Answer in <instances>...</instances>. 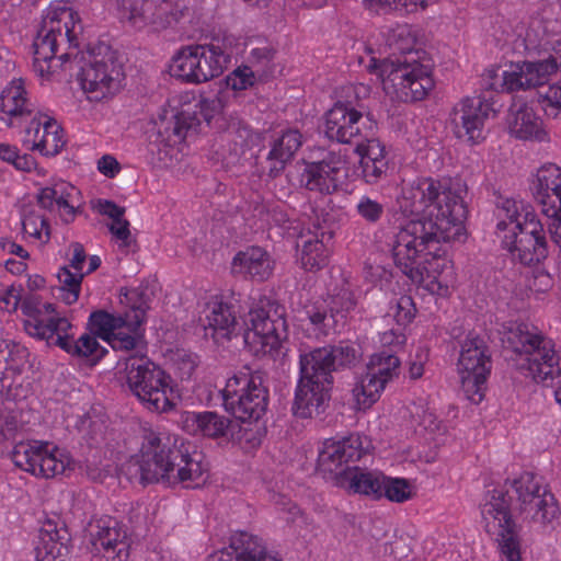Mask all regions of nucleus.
Segmentation results:
<instances>
[{
	"label": "nucleus",
	"mask_w": 561,
	"mask_h": 561,
	"mask_svg": "<svg viewBox=\"0 0 561 561\" xmlns=\"http://www.w3.org/2000/svg\"><path fill=\"white\" fill-rule=\"evenodd\" d=\"M400 207L411 219L393 237L391 247L404 267L437 240H459L463 234L468 214L463 199L451 190L440 192L431 179L413 182L403 192Z\"/></svg>",
	"instance_id": "obj_1"
},
{
	"label": "nucleus",
	"mask_w": 561,
	"mask_h": 561,
	"mask_svg": "<svg viewBox=\"0 0 561 561\" xmlns=\"http://www.w3.org/2000/svg\"><path fill=\"white\" fill-rule=\"evenodd\" d=\"M511 508L518 510L526 518L542 525L557 520L561 510L554 494L542 486L540 480L530 472H524L514 479L511 489L492 491L490 501L482 508L486 531L496 534L504 561H522Z\"/></svg>",
	"instance_id": "obj_2"
},
{
	"label": "nucleus",
	"mask_w": 561,
	"mask_h": 561,
	"mask_svg": "<svg viewBox=\"0 0 561 561\" xmlns=\"http://www.w3.org/2000/svg\"><path fill=\"white\" fill-rule=\"evenodd\" d=\"M183 438L163 432L148 431L144 435L139 454L122 467V472L131 482L142 486L152 483H185L187 488H199L208 479L202 453L193 450Z\"/></svg>",
	"instance_id": "obj_3"
},
{
	"label": "nucleus",
	"mask_w": 561,
	"mask_h": 561,
	"mask_svg": "<svg viewBox=\"0 0 561 561\" xmlns=\"http://www.w3.org/2000/svg\"><path fill=\"white\" fill-rule=\"evenodd\" d=\"M145 313L141 306H134L124 316H114L102 309L95 310L87 323L89 333L82 334L78 340L68 333L72 324L66 317H57L47 322L32 321L27 324L26 332L33 337L46 341L49 346L60 347L73 357L85 358L89 366L93 367L107 354V350L101 346L96 339L106 342L114 331L140 328Z\"/></svg>",
	"instance_id": "obj_4"
},
{
	"label": "nucleus",
	"mask_w": 561,
	"mask_h": 561,
	"mask_svg": "<svg viewBox=\"0 0 561 561\" xmlns=\"http://www.w3.org/2000/svg\"><path fill=\"white\" fill-rule=\"evenodd\" d=\"M360 359L359 350L345 342L300 354V376L291 407L294 415L308 419L323 413L331 400L333 374L354 368Z\"/></svg>",
	"instance_id": "obj_5"
},
{
	"label": "nucleus",
	"mask_w": 561,
	"mask_h": 561,
	"mask_svg": "<svg viewBox=\"0 0 561 561\" xmlns=\"http://www.w3.org/2000/svg\"><path fill=\"white\" fill-rule=\"evenodd\" d=\"M414 45L415 37L402 30L390 43L392 54L383 59L371 58L368 65V70L380 78L385 92L404 103L423 100L434 88L432 60Z\"/></svg>",
	"instance_id": "obj_6"
},
{
	"label": "nucleus",
	"mask_w": 561,
	"mask_h": 561,
	"mask_svg": "<svg viewBox=\"0 0 561 561\" xmlns=\"http://www.w3.org/2000/svg\"><path fill=\"white\" fill-rule=\"evenodd\" d=\"M500 334L504 350L520 356L517 369L525 376L547 386L561 376V356L536 327L524 322H507L502 325Z\"/></svg>",
	"instance_id": "obj_7"
},
{
	"label": "nucleus",
	"mask_w": 561,
	"mask_h": 561,
	"mask_svg": "<svg viewBox=\"0 0 561 561\" xmlns=\"http://www.w3.org/2000/svg\"><path fill=\"white\" fill-rule=\"evenodd\" d=\"M77 24H80L78 12L60 2L50 4L43 24L33 43L34 69L41 76L55 71L70 60V53L57 55L60 45L77 47ZM79 25V30H81Z\"/></svg>",
	"instance_id": "obj_8"
},
{
	"label": "nucleus",
	"mask_w": 561,
	"mask_h": 561,
	"mask_svg": "<svg viewBox=\"0 0 561 561\" xmlns=\"http://www.w3.org/2000/svg\"><path fill=\"white\" fill-rule=\"evenodd\" d=\"M243 333L244 345L255 356L268 355L277 359L286 355L288 339L285 308L267 297L260 298L250 309Z\"/></svg>",
	"instance_id": "obj_9"
},
{
	"label": "nucleus",
	"mask_w": 561,
	"mask_h": 561,
	"mask_svg": "<svg viewBox=\"0 0 561 561\" xmlns=\"http://www.w3.org/2000/svg\"><path fill=\"white\" fill-rule=\"evenodd\" d=\"M231 56V45L225 39L184 46L172 58L171 75L187 83H203L220 76Z\"/></svg>",
	"instance_id": "obj_10"
},
{
	"label": "nucleus",
	"mask_w": 561,
	"mask_h": 561,
	"mask_svg": "<svg viewBox=\"0 0 561 561\" xmlns=\"http://www.w3.org/2000/svg\"><path fill=\"white\" fill-rule=\"evenodd\" d=\"M130 391L150 411L165 412L173 408L171 377L146 357H130L125 364Z\"/></svg>",
	"instance_id": "obj_11"
},
{
	"label": "nucleus",
	"mask_w": 561,
	"mask_h": 561,
	"mask_svg": "<svg viewBox=\"0 0 561 561\" xmlns=\"http://www.w3.org/2000/svg\"><path fill=\"white\" fill-rule=\"evenodd\" d=\"M497 77V70H488L483 85L486 91L480 95L467 96L458 102L450 113V124L455 136L470 144L483 139L484 121L489 114L496 113L493 90L495 83L491 82Z\"/></svg>",
	"instance_id": "obj_12"
},
{
	"label": "nucleus",
	"mask_w": 561,
	"mask_h": 561,
	"mask_svg": "<svg viewBox=\"0 0 561 561\" xmlns=\"http://www.w3.org/2000/svg\"><path fill=\"white\" fill-rule=\"evenodd\" d=\"M491 368V354L485 341L478 335L468 336L461 344L458 371L461 390L470 402L479 404L483 400Z\"/></svg>",
	"instance_id": "obj_13"
},
{
	"label": "nucleus",
	"mask_w": 561,
	"mask_h": 561,
	"mask_svg": "<svg viewBox=\"0 0 561 561\" xmlns=\"http://www.w3.org/2000/svg\"><path fill=\"white\" fill-rule=\"evenodd\" d=\"M124 78L123 66L116 51L108 46L99 47L98 54H90L87 64L80 67L78 80L81 88L96 100L118 90Z\"/></svg>",
	"instance_id": "obj_14"
},
{
	"label": "nucleus",
	"mask_w": 561,
	"mask_h": 561,
	"mask_svg": "<svg viewBox=\"0 0 561 561\" xmlns=\"http://www.w3.org/2000/svg\"><path fill=\"white\" fill-rule=\"evenodd\" d=\"M363 454L362 440L358 435H350L341 440H327L318 456L317 471L324 479L342 486Z\"/></svg>",
	"instance_id": "obj_15"
},
{
	"label": "nucleus",
	"mask_w": 561,
	"mask_h": 561,
	"mask_svg": "<svg viewBox=\"0 0 561 561\" xmlns=\"http://www.w3.org/2000/svg\"><path fill=\"white\" fill-rule=\"evenodd\" d=\"M502 247L523 265L538 264L548 256L547 240L539 220L516 222L502 237Z\"/></svg>",
	"instance_id": "obj_16"
},
{
	"label": "nucleus",
	"mask_w": 561,
	"mask_h": 561,
	"mask_svg": "<svg viewBox=\"0 0 561 561\" xmlns=\"http://www.w3.org/2000/svg\"><path fill=\"white\" fill-rule=\"evenodd\" d=\"M90 551L95 561H127L130 539L127 530L113 517L104 516L90 524Z\"/></svg>",
	"instance_id": "obj_17"
},
{
	"label": "nucleus",
	"mask_w": 561,
	"mask_h": 561,
	"mask_svg": "<svg viewBox=\"0 0 561 561\" xmlns=\"http://www.w3.org/2000/svg\"><path fill=\"white\" fill-rule=\"evenodd\" d=\"M451 240H437L433 245L427 249H422V252L415 253L414 257L407 262V267L401 264L397 257L396 249L391 247L392 256L396 266L408 276L413 283H422L424 277H433L432 283H436L438 288H442V284L437 280V276L440 275L446 268L449 267L450 261L445 257V251L442 250L440 243H447Z\"/></svg>",
	"instance_id": "obj_18"
},
{
	"label": "nucleus",
	"mask_w": 561,
	"mask_h": 561,
	"mask_svg": "<svg viewBox=\"0 0 561 561\" xmlns=\"http://www.w3.org/2000/svg\"><path fill=\"white\" fill-rule=\"evenodd\" d=\"M265 135L245 126L232 125L225 135L221 159L226 167L243 164L255 158L263 147Z\"/></svg>",
	"instance_id": "obj_19"
},
{
	"label": "nucleus",
	"mask_w": 561,
	"mask_h": 561,
	"mask_svg": "<svg viewBox=\"0 0 561 561\" xmlns=\"http://www.w3.org/2000/svg\"><path fill=\"white\" fill-rule=\"evenodd\" d=\"M268 389L264 386V374L256 370L254 380L239 398H232L227 404V412L241 422L259 421L267 410Z\"/></svg>",
	"instance_id": "obj_20"
},
{
	"label": "nucleus",
	"mask_w": 561,
	"mask_h": 561,
	"mask_svg": "<svg viewBox=\"0 0 561 561\" xmlns=\"http://www.w3.org/2000/svg\"><path fill=\"white\" fill-rule=\"evenodd\" d=\"M558 71H561V67L556 57L535 62L525 61L517 64L515 70L503 71L501 87L508 91L536 88L547 83L549 76Z\"/></svg>",
	"instance_id": "obj_21"
},
{
	"label": "nucleus",
	"mask_w": 561,
	"mask_h": 561,
	"mask_svg": "<svg viewBox=\"0 0 561 561\" xmlns=\"http://www.w3.org/2000/svg\"><path fill=\"white\" fill-rule=\"evenodd\" d=\"M207 561H280L271 554L256 536L238 531L230 538L229 548L214 552Z\"/></svg>",
	"instance_id": "obj_22"
},
{
	"label": "nucleus",
	"mask_w": 561,
	"mask_h": 561,
	"mask_svg": "<svg viewBox=\"0 0 561 561\" xmlns=\"http://www.w3.org/2000/svg\"><path fill=\"white\" fill-rule=\"evenodd\" d=\"M363 114L346 104L337 102L325 113L323 133L330 140L351 144L360 134Z\"/></svg>",
	"instance_id": "obj_23"
},
{
	"label": "nucleus",
	"mask_w": 561,
	"mask_h": 561,
	"mask_svg": "<svg viewBox=\"0 0 561 561\" xmlns=\"http://www.w3.org/2000/svg\"><path fill=\"white\" fill-rule=\"evenodd\" d=\"M30 367V352L24 345L0 339V392L10 390Z\"/></svg>",
	"instance_id": "obj_24"
},
{
	"label": "nucleus",
	"mask_w": 561,
	"mask_h": 561,
	"mask_svg": "<svg viewBox=\"0 0 561 561\" xmlns=\"http://www.w3.org/2000/svg\"><path fill=\"white\" fill-rule=\"evenodd\" d=\"M71 536L66 527L58 528L47 522L39 530L34 548L36 561H67L70 553Z\"/></svg>",
	"instance_id": "obj_25"
},
{
	"label": "nucleus",
	"mask_w": 561,
	"mask_h": 561,
	"mask_svg": "<svg viewBox=\"0 0 561 561\" xmlns=\"http://www.w3.org/2000/svg\"><path fill=\"white\" fill-rule=\"evenodd\" d=\"M507 125L511 135L523 140H548L542 121L526 103H514L508 111Z\"/></svg>",
	"instance_id": "obj_26"
},
{
	"label": "nucleus",
	"mask_w": 561,
	"mask_h": 561,
	"mask_svg": "<svg viewBox=\"0 0 561 561\" xmlns=\"http://www.w3.org/2000/svg\"><path fill=\"white\" fill-rule=\"evenodd\" d=\"M328 310L320 307H312L307 310V316L310 322L324 335L334 332L341 320L344 319L345 312L355 307V300L352 294L347 290L331 298Z\"/></svg>",
	"instance_id": "obj_27"
},
{
	"label": "nucleus",
	"mask_w": 561,
	"mask_h": 561,
	"mask_svg": "<svg viewBox=\"0 0 561 561\" xmlns=\"http://www.w3.org/2000/svg\"><path fill=\"white\" fill-rule=\"evenodd\" d=\"M231 271L233 274L263 282L272 274L273 265L264 249L251 247L233 257Z\"/></svg>",
	"instance_id": "obj_28"
},
{
	"label": "nucleus",
	"mask_w": 561,
	"mask_h": 561,
	"mask_svg": "<svg viewBox=\"0 0 561 561\" xmlns=\"http://www.w3.org/2000/svg\"><path fill=\"white\" fill-rule=\"evenodd\" d=\"M26 91L23 79H14L0 94V119L12 126L13 119L33 113V106L25 98Z\"/></svg>",
	"instance_id": "obj_29"
},
{
	"label": "nucleus",
	"mask_w": 561,
	"mask_h": 561,
	"mask_svg": "<svg viewBox=\"0 0 561 561\" xmlns=\"http://www.w3.org/2000/svg\"><path fill=\"white\" fill-rule=\"evenodd\" d=\"M302 145V135L298 129H287L283 131L280 137L276 138L266 157L268 167V176L276 178L285 169L286 164L291 161L295 153Z\"/></svg>",
	"instance_id": "obj_30"
},
{
	"label": "nucleus",
	"mask_w": 561,
	"mask_h": 561,
	"mask_svg": "<svg viewBox=\"0 0 561 561\" xmlns=\"http://www.w3.org/2000/svg\"><path fill=\"white\" fill-rule=\"evenodd\" d=\"M205 336L216 344H224L232 339L237 320L232 307L226 302H215L203 323Z\"/></svg>",
	"instance_id": "obj_31"
},
{
	"label": "nucleus",
	"mask_w": 561,
	"mask_h": 561,
	"mask_svg": "<svg viewBox=\"0 0 561 561\" xmlns=\"http://www.w3.org/2000/svg\"><path fill=\"white\" fill-rule=\"evenodd\" d=\"M75 187L66 182H59L51 186H46L37 194L38 205L49 211L58 210L65 222H70L77 213L75 206L69 202Z\"/></svg>",
	"instance_id": "obj_32"
},
{
	"label": "nucleus",
	"mask_w": 561,
	"mask_h": 561,
	"mask_svg": "<svg viewBox=\"0 0 561 561\" xmlns=\"http://www.w3.org/2000/svg\"><path fill=\"white\" fill-rule=\"evenodd\" d=\"M346 178L347 170L335 171L312 167H307L302 174L305 186L309 191H317L327 195L336 192Z\"/></svg>",
	"instance_id": "obj_33"
},
{
	"label": "nucleus",
	"mask_w": 561,
	"mask_h": 561,
	"mask_svg": "<svg viewBox=\"0 0 561 561\" xmlns=\"http://www.w3.org/2000/svg\"><path fill=\"white\" fill-rule=\"evenodd\" d=\"M383 478L385 474L381 472L365 471L356 466L341 488L378 500L381 499Z\"/></svg>",
	"instance_id": "obj_34"
},
{
	"label": "nucleus",
	"mask_w": 561,
	"mask_h": 561,
	"mask_svg": "<svg viewBox=\"0 0 561 561\" xmlns=\"http://www.w3.org/2000/svg\"><path fill=\"white\" fill-rule=\"evenodd\" d=\"M69 457L58 448L44 447L42 455L35 466L32 474L42 478H54L58 474H65L67 470H73Z\"/></svg>",
	"instance_id": "obj_35"
},
{
	"label": "nucleus",
	"mask_w": 561,
	"mask_h": 561,
	"mask_svg": "<svg viewBox=\"0 0 561 561\" xmlns=\"http://www.w3.org/2000/svg\"><path fill=\"white\" fill-rule=\"evenodd\" d=\"M536 201L542 206V214L552 219L549 224V232L554 243L561 249V183L550 185L547 196Z\"/></svg>",
	"instance_id": "obj_36"
},
{
	"label": "nucleus",
	"mask_w": 561,
	"mask_h": 561,
	"mask_svg": "<svg viewBox=\"0 0 561 561\" xmlns=\"http://www.w3.org/2000/svg\"><path fill=\"white\" fill-rule=\"evenodd\" d=\"M44 447H49V443L42 440H20L15 443L11 451V459L16 467L32 473L35 470V466L38 463Z\"/></svg>",
	"instance_id": "obj_37"
},
{
	"label": "nucleus",
	"mask_w": 561,
	"mask_h": 561,
	"mask_svg": "<svg viewBox=\"0 0 561 561\" xmlns=\"http://www.w3.org/2000/svg\"><path fill=\"white\" fill-rule=\"evenodd\" d=\"M324 232L314 233L301 244L300 262L306 271H318L328 264V250L324 245Z\"/></svg>",
	"instance_id": "obj_38"
},
{
	"label": "nucleus",
	"mask_w": 561,
	"mask_h": 561,
	"mask_svg": "<svg viewBox=\"0 0 561 561\" xmlns=\"http://www.w3.org/2000/svg\"><path fill=\"white\" fill-rule=\"evenodd\" d=\"M386 386V379H379L367 370L365 377L353 388V397L358 410H367L379 398V393Z\"/></svg>",
	"instance_id": "obj_39"
},
{
	"label": "nucleus",
	"mask_w": 561,
	"mask_h": 561,
	"mask_svg": "<svg viewBox=\"0 0 561 561\" xmlns=\"http://www.w3.org/2000/svg\"><path fill=\"white\" fill-rule=\"evenodd\" d=\"M62 128L50 117H46L43 125V135L38 140L33 139L32 149L39 150L42 154L54 157L60 152L65 141L60 135Z\"/></svg>",
	"instance_id": "obj_40"
},
{
	"label": "nucleus",
	"mask_w": 561,
	"mask_h": 561,
	"mask_svg": "<svg viewBox=\"0 0 561 561\" xmlns=\"http://www.w3.org/2000/svg\"><path fill=\"white\" fill-rule=\"evenodd\" d=\"M197 430L207 437L218 438L227 435L232 422L217 412L206 411L193 414Z\"/></svg>",
	"instance_id": "obj_41"
},
{
	"label": "nucleus",
	"mask_w": 561,
	"mask_h": 561,
	"mask_svg": "<svg viewBox=\"0 0 561 561\" xmlns=\"http://www.w3.org/2000/svg\"><path fill=\"white\" fill-rule=\"evenodd\" d=\"M399 357L390 351H380L370 356L367 370L379 379H386V383L398 377L400 369Z\"/></svg>",
	"instance_id": "obj_42"
},
{
	"label": "nucleus",
	"mask_w": 561,
	"mask_h": 561,
	"mask_svg": "<svg viewBox=\"0 0 561 561\" xmlns=\"http://www.w3.org/2000/svg\"><path fill=\"white\" fill-rule=\"evenodd\" d=\"M354 211L364 222L375 225L385 215V204L380 198L359 194L355 199Z\"/></svg>",
	"instance_id": "obj_43"
},
{
	"label": "nucleus",
	"mask_w": 561,
	"mask_h": 561,
	"mask_svg": "<svg viewBox=\"0 0 561 561\" xmlns=\"http://www.w3.org/2000/svg\"><path fill=\"white\" fill-rule=\"evenodd\" d=\"M151 0H123V19L135 28L141 30L150 24Z\"/></svg>",
	"instance_id": "obj_44"
},
{
	"label": "nucleus",
	"mask_w": 561,
	"mask_h": 561,
	"mask_svg": "<svg viewBox=\"0 0 561 561\" xmlns=\"http://www.w3.org/2000/svg\"><path fill=\"white\" fill-rule=\"evenodd\" d=\"M60 283L59 290L61 291V299L66 305L75 304L80 295L81 284L84 277L83 273H72L67 266L59 270L57 274Z\"/></svg>",
	"instance_id": "obj_45"
},
{
	"label": "nucleus",
	"mask_w": 561,
	"mask_h": 561,
	"mask_svg": "<svg viewBox=\"0 0 561 561\" xmlns=\"http://www.w3.org/2000/svg\"><path fill=\"white\" fill-rule=\"evenodd\" d=\"M382 496L391 502L403 503L414 496L413 486L407 479L385 476L381 497Z\"/></svg>",
	"instance_id": "obj_46"
},
{
	"label": "nucleus",
	"mask_w": 561,
	"mask_h": 561,
	"mask_svg": "<svg viewBox=\"0 0 561 561\" xmlns=\"http://www.w3.org/2000/svg\"><path fill=\"white\" fill-rule=\"evenodd\" d=\"M433 0H364L365 7L375 12L405 10V12H414L417 8L425 9Z\"/></svg>",
	"instance_id": "obj_47"
},
{
	"label": "nucleus",
	"mask_w": 561,
	"mask_h": 561,
	"mask_svg": "<svg viewBox=\"0 0 561 561\" xmlns=\"http://www.w3.org/2000/svg\"><path fill=\"white\" fill-rule=\"evenodd\" d=\"M561 183V169L553 164H545L537 172V182L534 185L535 198H543L547 196L549 186Z\"/></svg>",
	"instance_id": "obj_48"
},
{
	"label": "nucleus",
	"mask_w": 561,
	"mask_h": 561,
	"mask_svg": "<svg viewBox=\"0 0 561 561\" xmlns=\"http://www.w3.org/2000/svg\"><path fill=\"white\" fill-rule=\"evenodd\" d=\"M255 371L253 373H239L227 380L226 387L221 390L225 410H227L228 402L232 398H239L241 392L249 388L250 382L254 380Z\"/></svg>",
	"instance_id": "obj_49"
},
{
	"label": "nucleus",
	"mask_w": 561,
	"mask_h": 561,
	"mask_svg": "<svg viewBox=\"0 0 561 561\" xmlns=\"http://www.w3.org/2000/svg\"><path fill=\"white\" fill-rule=\"evenodd\" d=\"M153 9L150 10V24L157 27H167L176 20V12L171 0H151Z\"/></svg>",
	"instance_id": "obj_50"
},
{
	"label": "nucleus",
	"mask_w": 561,
	"mask_h": 561,
	"mask_svg": "<svg viewBox=\"0 0 561 561\" xmlns=\"http://www.w3.org/2000/svg\"><path fill=\"white\" fill-rule=\"evenodd\" d=\"M128 333L121 330L114 331L113 335L106 341L115 351H130L136 348L137 343L141 335L138 333L139 328L131 330Z\"/></svg>",
	"instance_id": "obj_51"
},
{
	"label": "nucleus",
	"mask_w": 561,
	"mask_h": 561,
	"mask_svg": "<svg viewBox=\"0 0 561 561\" xmlns=\"http://www.w3.org/2000/svg\"><path fill=\"white\" fill-rule=\"evenodd\" d=\"M356 153L360 157L359 161H379L387 159L385 147L377 139H366V142L356 144Z\"/></svg>",
	"instance_id": "obj_52"
},
{
	"label": "nucleus",
	"mask_w": 561,
	"mask_h": 561,
	"mask_svg": "<svg viewBox=\"0 0 561 561\" xmlns=\"http://www.w3.org/2000/svg\"><path fill=\"white\" fill-rule=\"evenodd\" d=\"M362 176L367 184H376L380 179L386 176L388 171V160L379 159V161L368 162L359 161Z\"/></svg>",
	"instance_id": "obj_53"
},
{
	"label": "nucleus",
	"mask_w": 561,
	"mask_h": 561,
	"mask_svg": "<svg viewBox=\"0 0 561 561\" xmlns=\"http://www.w3.org/2000/svg\"><path fill=\"white\" fill-rule=\"evenodd\" d=\"M254 72L248 66L238 67L230 75L226 77L227 87L232 90H245L253 85Z\"/></svg>",
	"instance_id": "obj_54"
},
{
	"label": "nucleus",
	"mask_w": 561,
	"mask_h": 561,
	"mask_svg": "<svg viewBox=\"0 0 561 561\" xmlns=\"http://www.w3.org/2000/svg\"><path fill=\"white\" fill-rule=\"evenodd\" d=\"M22 424L16 413L7 412L0 415V442H15Z\"/></svg>",
	"instance_id": "obj_55"
},
{
	"label": "nucleus",
	"mask_w": 561,
	"mask_h": 561,
	"mask_svg": "<svg viewBox=\"0 0 561 561\" xmlns=\"http://www.w3.org/2000/svg\"><path fill=\"white\" fill-rule=\"evenodd\" d=\"M307 167L327 168L335 171L347 170L345 157L340 152L331 150L323 151L319 160L308 163Z\"/></svg>",
	"instance_id": "obj_56"
},
{
	"label": "nucleus",
	"mask_w": 561,
	"mask_h": 561,
	"mask_svg": "<svg viewBox=\"0 0 561 561\" xmlns=\"http://www.w3.org/2000/svg\"><path fill=\"white\" fill-rule=\"evenodd\" d=\"M500 209L504 213V217L506 219H508V221H506L505 219H501L497 222L496 228L499 231L506 233V231L508 232L510 229L514 228V225L516 222H520L518 220L519 215H518L516 202L514 199H508V198L504 199L500 206Z\"/></svg>",
	"instance_id": "obj_57"
},
{
	"label": "nucleus",
	"mask_w": 561,
	"mask_h": 561,
	"mask_svg": "<svg viewBox=\"0 0 561 561\" xmlns=\"http://www.w3.org/2000/svg\"><path fill=\"white\" fill-rule=\"evenodd\" d=\"M195 121L199 122L197 117H191L188 113L182 111L178 113H173L171 116V121L165 129L172 128V133L176 137H185V133L187 129L193 127Z\"/></svg>",
	"instance_id": "obj_58"
},
{
	"label": "nucleus",
	"mask_w": 561,
	"mask_h": 561,
	"mask_svg": "<svg viewBox=\"0 0 561 561\" xmlns=\"http://www.w3.org/2000/svg\"><path fill=\"white\" fill-rule=\"evenodd\" d=\"M414 311L415 309L412 298L409 296H402L397 302L394 320L399 325H407L414 318Z\"/></svg>",
	"instance_id": "obj_59"
},
{
	"label": "nucleus",
	"mask_w": 561,
	"mask_h": 561,
	"mask_svg": "<svg viewBox=\"0 0 561 561\" xmlns=\"http://www.w3.org/2000/svg\"><path fill=\"white\" fill-rule=\"evenodd\" d=\"M22 310L25 314L31 317L30 320H26L24 323V328L26 329L27 324L32 321H39V322H47L50 319H54L55 317L50 318H43V310L41 309V302L36 298H30L25 299L22 302Z\"/></svg>",
	"instance_id": "obj_60"
},
{
	"label": "nucleus",
	"mask_w": 561,
	"mask_h": 561,
	"mask_svg": "<svg viewBox=\"0 0 561 561\" xmlns=\"http://www.w3.org/2000/svg\"><path fill=\"white\" fill-rule=\"evenodd\" d=\"M552 278L546 271L534 272L527 283L528 288L535 293H546L552 287Z\"/></svg>",
	"instance_id": "obj_61"
},
{
	"label": "nucleus",
	"mask_w": 561,
	"mask_h": 561,
	"mask_svg": "<svg viewBox=\"0 0 561 561\" xmlns=\"http://www.w3.org/2000/svg\"><path fill=\"white\" fill-rule=\"evenodd\" d=\"M95 208L101 215L108 216L113 220L112 224L124 220L125 208L116 205L112 201L99 199Z\"/></svg>",
	"instance_id": "obj_62"
},
{
	"label": "nucleus",
	"mask_w": 561,
	"mask_h": 561,
	"mask_svg": "<svg viewBox=\"0 0 561 561\" xmlns=\"http://www.w3.org/2000/svg\"><path fill=\"white\" fill-rule=\"evenodd\" d=\"M199 111L198 115L209 124L210 121L218 114L221 110V101L218 98L214 99H203L198 103Z\"/></svg>",
	"instance_id": "obj_63"
},
{
	"label": "nucleus",
	"mask_w": 561,
	"mask_h": 561,
	"mask_svg": "<svg viewBox=\"0 0 561 561\" xmlns=\"http://www.w3.org/2000/svg\"><path fill=\"white\" fill-rule=\"evenodd\" d=\"M405 342V336L401 331L388 330L380 334V343L382 346H387L386 351H390L396 354V348L402 347Z\"/></svg>",
	"instance_id": "obj_64"
}]
</instances>
